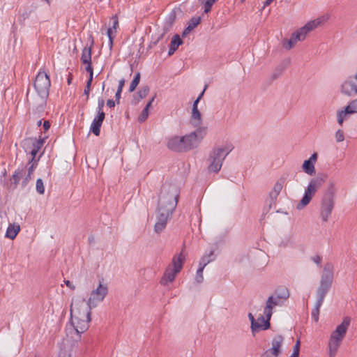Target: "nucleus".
Here are the masks:
<instances>
[{"label": "nucleus", "mask_w": 357, "mask_h": 357, "mask_svg": "<svg viewBox=\"0 0 357 357\" xmlns=\"http://www.w3.org/2000/svg\"><path fill=\"white\" fill-rule=\"evenodd\" d=\"M335 140L337 142H342L344 139V134L342 130L339 129L335 134Z\"/></svg>", "instance_id": "44"}, {"label": "nucleus", "mask_w": 357, "mask_h": 357, "mask_svg": "<svg viewBox=\"0 0 357 357\" xmlns=\"http://www.w3.org/2000/svg\"><path fill=\"white\" fill-rule=\"evenodd\" d=\"M206 87H207V86H205L204 91L200 93V95L197 97V98L194 101L193 105H192V109H195V108L198 109V103H199L200 99L202 98Z\"/></svg>", "instance_id": "53"}, {"label": "nucleus", "mask_w": 357, "mask_h": 357, "mask_svg": "<svg viewBox=\"0 0 357 357\" xmlns=\"http://www.w3.org/2000/svg\"><path fill=\"white\" fill-rule=\"evenodd\" d=\"M71 82H72V76L70 75L67 79V83L68 85H70L71 84Z\"/></svg>", "instance_id": "64"}, {"label": "nucleus", "mask_w": 357, "mask_h": 357, "mask_svg": "<svg viewBox=\"0 0 357 357\" xmlns=\"http://www.w3.org/2000/svg\"><path fill=\"white\" fill-rule=\"evenodd\" d=\"M50 85L49 75L45 71L40 70L36 77L33 86L36 93L43 100L48 97Z\"/></svg>", "instance_id": "9"}, {"label": "nucleus", "mask_w": 357, "mask_h": 357, "mask_svg": "<svg viewBox=\"0 0 357 357\" xmlns=\"http://www.w3.org/2000/svg\"><path fill=\"white\" fill-rule=\"evenodd\" d=\"M218 0H206L204 3V13H208L211 11L213 5Z\"/></svg>", "instance_id": "42"}, {"label": "nucleus", "mask_w": 357, "mask_h": 357, "mask_svg": "<svg viewBox=\"0 0 357 357\" xmlns=\"http://www.w3.org/2000/svg\"><path fill=\"white\" fill-rule=\"evenodd\" d=\"M20 230V225L17 224H10L7 228L6 236L11 240L14 239Z\"/></svg>", "instance_id": "26"}, {"label": "nucleus", "mask_w": 357, "mask_h": 357, "mask_svg": "<svg viewBox=\"0 0 357 357\" xmlns=\"http://www.w3.org/2000/svg\"><path fill=\"white\" fill-rule=\"evenodd\" d=\"M84 302L83 299L74 304L72 303L70 306V324L66 326V333L73 338H74L73 335H76L77 339H79L80 335L89 327L91 311L85 307Z\"/></svg>", "instance_id": "2"}, {"label": "nucleus", "mask_w": 357, "mask_h": 357, "mask_svg": "<svg viewBox=\"0 0 357 357\" xmlns=\"http://www.w3.org/2000/svg\"><path fill=\"white\" fill-rule=\"evenodd\" d=\"M340 91L343 95L349 97L357 96V70L342 82Z\"/></svg>", "instance_id": "11"}, {"label": "nucleus", "mask_w": 357, "mask_h": 357, "mask_svg": "<svg viewBox=\"0 0 357 357\" xmlns=\"http://www.w3.org/2000/svg\"><path fill=\"white\" fill-rule=\"evenodd\" d=\"M317 153H314L310 156V158L307 160H310V161H311V162L314 164L317 161Z\"/></svg>", "instance_id": "58"}, {"label": "nucleus", "mask_w": 357, "mask_h": 357, "mask_svg": "<svg viewBox=\"0 0 357 357\" xmlns=\"http://www.w3.org/2000/svg\"><path fill=\"white\" fill-rule=\"evenodd\" d=\"M294 43L290 40H286L283 42V47L286 50H290L294 46Z\"/></svg>", "instance_id": "50"}, {"label": "nucleus", "mask_w": 357, "mask_h": 357, "mask_svg": "<svg viewBox=\"0 0 357 357\" xmlns=\"http://www.w3.org/2000/svg\"><path fill=\"white\" fill-rule=\"evenodd\" d=\"M154 100V97H153L149 102L146 104V107L142 110V113L138 117V121L140 123H142L146 120L149 116V109L151 107L153 101Z\"/></svg>", "instance_id": "32"}, {"label": "nucleus", "mask_w": 357, "mask_h": 357, "mask_svg": "<svg viewBox=\"0 0 357 357\" xmlns=\"http://www.w3.org/2000/svg\"><path fill=\"white\" fill-rule=\"evenodd\" d=\"M208 264H209V261L206 260L205 258L199 261V268L197 271L195 276V280L197 281V283H201L203 282V271Z\"/></svg>", "instance_id": "23"}, {"label": "nucleus", "mask_w": 357, "mask_h": 357, "mask_svg": "<svg viewBox=\"0 0 357 357\" xmlns=\"http://www.w3.org/2000/svg\"><path fill=\"white\" fill-rule=\"evenodd\" d=\"M349 114L344 109L337 112V121L340 126H342L344 121L347 120Z\"/></svg>", "instance_id": "33"}, {"label": "nucleus", "mask_w": 357, "mask_h": 357, "mask_svg": "<svg viewBox=\"0 0 357 357\" xmlns=\"http://www.w3.org/2000/svg\"><path fill=\"white\" fill-rule=\"evenodd\" d=\"M266 319L263 316L259 317L257 319H255V323L258 325L257 331L260 329L266 330L270 328V319L271 317L265 315Z\"/></svg>", "instance_id": "21"}, {"label": "nucleus", "mask_w": 357, "mask_h": 357, "mask_svg": "<svg viewBox=\"0 0 357 357\" xmlns=\"http://www.w3.org/2000/svg\"><path fill=\"white\" fill-rule=\"evenodd\" d=\"M327 292L321 291L319 290H317V301L314 305V309L312 311V317L314 320L315 322L319 321V315L320 308L324 303L325 296H326Z\"/></svg>", "instance_id": "17"}, {"label": "nucleus", "mask_w": 357, "mask_h": 357, "mask_svg": "<svg viewBox=\"0 0 357 357\" xmlns=\"http://www.w3.org/2000/svg\"><path fill=\"white\" fill-rule=\"evenodd\" d=\"M64 283L70 289H72V290H75V286L71 282H70L69 280H64Z\"/></svg>", "instance_id": "55"}, {"label": "nucleus", "mask_w": 357, "mask_h": 357, "mask_svg": "<svg viewBox=\"0 0 357 357\" xmlns=\"http://www.w3.org/2000/svg\"><path fill=\"white\" fill-rule=\"evenodd\" d=\"M206 87H207V86H205L204 91L200 93V95L197 97V98L194 101L193 105H192V109H195V108L198 109V103H199L200 99L202 98Z\"/></svg>", "instance_id": "52"}, {"label": "nucleus", "mask_w": 357, "mask_h": 357, "mask_svg": "<svg viewBox=\"0 0 357 357\" xmlns=\"http://www.w3.org/2000/svg\"><path fill=\"white\" fill-rule=\"evenodd\" d=\"M108 294V287L103 282V279L99 281L98 286L91 291L90 296L86 301V308L91 311L102 302Z\"/></svg>", "instance_id": "8"}, {"label": "nucleus", "mask_w": 357, "mask_h": 357, "mask_svg": "<svg viewBox=\"0 0 357 357\" xmlns=\"http://www.w3.org/2000/svg\"><path fill=\"white\" fill-rule=\"evenodd\" d=\"M290 40L294 43V45H296L298 41L304 40L297 30L291 35Z\"/></svg>", "instance_id": "38"}, {"label": "nucleus", "mask_w": 357, "mask_h": 357, "mask_svg": "<svg viewBox=\"0 0 357 357\" xmlns=\"http://www.w3.org/2000/svg\"><path fill=\"white\" fill-rule=\"evenodd\" d=\"M326 178V176L324 175L323 176H317L311 179L307 188L305 189L303 198L297 205L298 209L303 208L310 203L317 190L319 189L325 182Z\"/></svg>", "instance_id": "7"}, {"label": "nucleus", "mask_w": 357, "mask_h": 357, "mask_svg": "<svg viewBox=\"0 0 357 357\" xmlns=\"http://www.w3.org/2000/svg\"><path fill=\"white\" fill-rule=\"evenodd\" d=\"M290 40L294 43V45H296L298 41L304 40L297 30L291 35Z\"/></svg>", "instance_id": "40"}, {"label": "nucleus", "mask_w": 357, "mask_h": 357, "mask_svg": "<svg viewBox=\"0 0 357 357\" xmlns=\"http://www.w3.org/2000/svg\"><path fill=\"white\" fill-rule=\"evenodd\" d=\"M43 127L45 132L47 131L50 128V123L48 121H45L43 123Z\"/></svg>", "instance_id": "57"}, {"label": "nucleus", "mask_w": 357, "mask_h": 357, "mask_svg": "<svg viewBox=\"0 0 357 357\" xmlns=\"http://www.w3.org/2000/svg\"><path fill=\"white\" fill-rule=\"evenodd\" d=\"M29 167L27 169V172L26 171V172L32 175L33 173V171L38 166V160L29 161Z\"/></svg>", "instance_id": "43"}, {"label": "nucleus", "mask_w": 357, "mask_h": 357, "mask_svg": "<svg viewBox=\"0 0 357 357\" xmlns=\"http://www.w3.org/2000/svg\"><path fill=\"white\" fill-rule=\"evenodd\" d=\"M44 143L45 138L41 137H40L38 139L36 138H29L24 140V144L26 146L25 148V151L27 153L29 152L31 155V158L29 161L36 160L35 158L39 150L43 146ZM37 160L38 161L39 158Z\"/></svg>", "instance_id": "13"}, {"label": "nucleus", "mask_w": 357, "mask_h": 357, "mask_svg": "<svg viewBox=\"0 0 357 357\" xmlns=\"http://www.w3.org/2000/svg\"><path fill=\"white\" fill-rule=\"evenodd\" d=\"M273 295L275 296L278 298H280L284 303L289 298L290 294L287 287H280L275 290Z\"/></svg>", "instance_id": "22"}, {"label": "nucleus", "mask_w": 357, "mask_h": 357, "mask_svg": "<svg viewBox=\"0 0 357 357\" xmlns=\"http://www.w3.org/2000/svg\"><path fill=\"white\" fill-rule=\"evenodd\" d=\"M326 20V18L324 16L321 17H318L314 20H311L306 23L303 26L298 29L297 31L300 33L301 38L303 40L305 39L307 34L311 31L314 30L321 24H323Z\"/></svg>", "instance_id": "14"}, {"label": "nucleus", "mask_w": 357, "mask_h": 357, "mask_svg": "<svg viewBox=\"0 0 357 357\" xmlns=\"http://www.w3.org/2000/svg\"><path fill=\"white\" fill-rule=\"evenodd\" d=\"M31 174H29L28 173L26 172V174L24 175L23 176V179H22V188H24L26 186V185L28 184V183L30 181V180L31 179Z\"/></svg>", "instance_id": "46"}, {"label": "nucleus", "mask_w": 357, "mask_h": 357, "mask_svg": "<svg viewBox=\"0 0 357 357\" xmlns=\"http://www.w3.org/2000/svg\"><path fill=\"white\" fill-rule=\"evenodd\" d=\"M178 197L179 193L174 186L162 187L158 200L157 221L154 227L156 233H160L166 227L167 220L176 207Z\"/></svg>", "instance_id": "1"}, {"label": "nucleus", "mask_w": 357, "mask_h": 357, "mask_svg": "<svg viewBox=\"0 0 357 357\" xmlns=\"http://www.w3.org/2000/svg\"><path fill=\"white\" fill-rule=\"evenodd\" d=\"M183 43L182 40L180 38L179 36L175 35L170 43V47L168 51V54L172 55L174 53V52L177 50L178 46L181 45Z\"/></svg>", "instance_id": "28"}, {"label": "nucleus", "mask_w": 357, "mask_h": 357, "mask_svg": "<svg viewBox=\"0 0 357 357\" xmlns=\"http://www.w3.org/2000/svg\"><path fill=\"white\" fill-rule=\"evenodd\" d=\"M294 351L300 352V341L297 340L295 345L294 346Z\"/></svg>", "instance_id": "60"}, {"label": "nucleus", "mask_w": 357, "mask_h": 357, "mask_svg": "<svg viewBox=\"0 0 357 357\" xmlns=\"http://www.w3.org/2000/svg\"><path fill=\"white\" fill-rule=\"evenodd\" d=\"M25 174L26 169L25 167H22L21 168L19 167L14 172L10 178V181L14 185V188H17L20 183V181L23 178Z\"/></svg>", "instance_id": "20"}, {"label": "nucleus", "mask_w": 357, "mask_h": 357, "mask_svg": "<svg viewBox=\"0 0 357 357\" xmlns=\"http://www.w3.org/2000/svg\"><path fill=\"white\" fill-rule=\"evenodd\" d=\"M283 183L284 181L282 180H280L275 183L273 191L270 192V196L272 199H275L277 198L278 195L280 194L282 189Z\"/></svg>", "instance_id": "31"}, {"label": "nucleus", "mask_w": 357, "mask_h": 357, "mask_svg": "<svg viewBox=\"0 0 357 357\" xmlns=\"http://www.w3.org/2000/svg\"><path fill=\"white\" fill-rule=\"evenodd\" d=\"M294 43L290 40H286L283 42V47L286 50H290L294 46Z\"/></svg>", "instance_id": "49"}, {"label": "nucleus", "mask_w": 357, "mask_h": 357, "mask_svg": "<svg viewBox=\"0 0 357 357\" xmlns=\"http://www.w3.org/2000/svg\"><path fill=\"white\" fill-rule=\"evenodd\" d=\"M185 257L182 253L174 256L172 263L167 267L160 283L163 286H167L172 282L176 275L183 268Z\"/></svg>", "instance_id": "6"}, {"label": "nucleus", "mask_w": 357, "mask_h": 357, "mask_svg": "<svg viewBox=\"0 0 357 357\" xmlns=\"http://www.w3.org/2000/svg\"><path fill=\"white\" fill-rule=\"evenodd\" d=\"M335 202L333 200L322 199L320 207V216L323 222H328L334 208Z\"/></svg>", "instance_id": "15"}, {"label": "nucleus", "mask_w": 357, "mask_h": 357, "mask_svg": "<svg viewBox=\"0 0 357 357\" xmlns=\"http://www.w3.org/2000/svg\"><path fill=\"white\" fill-rule=\"evenodd\" d=\"M36 189L38 193L43 195L45 192V186L41 178H38L36 184Z\"/></svg>", "instance_id": "36"}, {"label": "nucleus", "mask_w": 357, "mask_h": 357, "mask_svg": "<svg viewBox=\"0 0 357 357\" xmlns=\"http://www.w3.org/2000/svg\"><path fill=\"white\" fill-rule=\"evenodd\" d=\"M335 192H336L335 184L333 181H330L328 182V186L326 189V192H325L323 198L334 201Z\"/></svg>", "instance_id": "24"}, {"label": "nucleus", "mask_w": 357, "mask_h": 357, "mask_svg": "<svg viewBox=\"0 0 357 357\" xmlns=\"http://www.w3.org/2000/svg\"><path fill=\"white\" fill-rule=\"evenodd\" d=\"M290 40L294 43V45H296L298 41L304 40L297 30L291 35Z\"/></svg>", "instance_id": "39"}, {"label": "nucleus", "mask_w": 357, "mask_h": 357, "mask_svg": "<svg viewBox=\"0 0 357 357\" xmlns=\"http://www.w3.org/2000/svg\"><path fill=\"white\" fill-rule=\"evenodd\" d=\"M86 65L85 70L86 72L89 73V77L88 79V81H93V68L91 66V63H85Z\"/></svg>", "instance_id": "47"}, {"label": "nucleus", "mask_w": 357, "mask_h": 357, "mask_svg": "<svg viewBox=\"0 0 357 357\" xmlns=\"http://www.w3.org/2000/svg\"><path fill=\"white\" fill-rule=\"evenodd\" d=\"M284 302L275 296L271 295L266 301V306L264 310V315L271 317L273 314V308L275 306H282Z\"/></svg>", "instance_id": "16"}, {"label": "nucleus", "mask_w": 357, "mask_h": 357, "mask_svg": "<svg viewBox=\"0 0 357 357\" xmlns=\"http://www.w3.org/2000/svg\"><path fill=\"white\" fill-rule=\"evenodd\" d=\"M344 109L350 115L357 113V99L350 101L348 105L344 107Z\"/></svg>", "instance_id": "34"}, {"label": "nucleus", "mask_w": 357, "mask_h": 357, "mask_svg": "<svg viewBox=\"0 0 357 357\" xmlns=\"http://www.w3.org/2000/svg\"><path fill=\"white\" fill-rule=\"evenodd\" d=\"M206 134V128H198L184 136H173L168 139L167 146L169 149L176 152H186L197 148Z\"/></svg>", "instance_id": "3"}, {"label": "nucleus", "mask_w": 357, "mask_h": 357, "mask_svg": "<svg viewBox=\"0 0 357 357\" xmlns=\"http://www.w3.org/2000/svg\"><path fill=\"white\" fill-rule=\"evenodd\" d=\"M284 337L281 335H275L271 340V347L265 351L260 357H278L282 353Z\"/></svg>", "instance_id": "12"}, {"label": "nucleus", "mask_w": 357, "mask_h": 357, "mask_svg": "<svg viewBox=\"0 0 357 357\" xmlns=\"http://www.w3.org/2000/svg\"><path fill=\"white\" fill-rule=\"evenodd\" d=\"M311 260L315 263L317 265H318L319 266H321V260H322V257L318 255H314V256H312L311 257Z\"/></svg>", "instance_id": "54"}, {"label": "nucleus", "mask_w": 357, "mask_h": 357, "mask_svg": "<svg viewBox=\"0 0 357 357\" xmlns=\"http://www.w3.org/2000/svg\"><path fill=\"white\" fill-rule=\"evenodd\" d=\"M124 84H125L124 79H121V80H119L117 90L122 91Z\"/></svg>", "instance_id": "56"}, {"label": "nucleus", "mask_w": 357, "mask_h": 357, "mask_svg": "<svg viewBox=\"0 0 357 357\" xmlns=\"http://www.w3.org/2000/svg\"><path fill=\"white\" fill-rule=\"evenodd\" d=\"M139 80H140V73H137L135 75L133 80L131 82V83L130 84V88H129L130 92H132L135 90L136 87L137 86V85L139 83Z\"/></svg>", "instance_id": "35"}, {"label": "nucleus", "mask_w": 357, "mask_h": 357, "mask_svg": "<svg viewBox=\"0 0 357 357\" xmlns=\"http://www.w3.org/2000/svg\"><path fill=\"white\" fill-rule=\"evenodd\" d=\"M201 22V17H193L188 22V26L184 30L183 36L188 34Z\"/></svg>", "instance_id": "27"}, {"label": "nucleus", "mask_w": 357, "mask_h": 357, "mask_svg": "<svg viewBox=\"0 0 357 357\" xmlns=\"http://www.w3.org/2000/svg\"><path fill=\"white\" fill-rule=\"evenodd\" d=\"M248 318L251 322V330L253 333L257 331L258 325L255 323V319L252 313L248 314Z\"/></svg>", "instance_id": "41"}, {"label": "nucleus", "mask_w": 357, "mask_h": 357, "mask_svg": "<svg viewBox=\"0 0 357 357\" xmlns=\"http://www.w3.org/2000/svg\"><path fill=\"white\" fill-rule=\"evenodd\" d=\"M105 112L97 113V115L94 117L91 127L90 130L96 135L99 136L100 133V128L102 122L105 119Z\"/></svg>", "instance_id": "19"}, {"label": "nucleus", "mask_w": 357, "mask_h": 357, "mask_svg": "<svg viewBox=\"0 0 357 357\" xmlns=\"http://www.w3.org/2000/svg\"><path fill=\"white\" fill-rule=\"evenodd\" d=\"M333 280V265L328 262L324 267L321 276L319 287L317 290L327 292L329 291Z\"/></svg>", "instance_id": "10"}, {"label": "nucleus", "mask_w": 357, "mask_h": 357, "mask_svg": "<svg viewBox=\"0 0 357 357\" xmlns=\"http://www.w3.org/2000/svg\"><path fill=\"white\" fill-rule=\"evenodd\" d=\"M119 26V20L116 15H114L111 18L109 27L107 29V35L109 38V46L112 50L113 45V40L116 37V29Z\"/></svg>", "instance_id": "18"}, {"label": "nucleus", "mask_w": 357, "mask_h": 357, "mask_svg": "<svg viewBox=\"0 0 357 357\" xmlns=\"http://www.w3.org/2000/svg\"><path fill=\"white\" fill-rule=\"evenodd\" d=\"M122 91H116V94H115V98H116V101L119 102V99L121 98V93Z\"/></svg>", "instance_id": "61"}, {"label": "nucleus", "mask_w": 357, "mask_h": 357, "mask_svg": "<svg viewBox=\"0 0 357 357\" xmlns=\"http://www.w3.org/2000/svg\"><path fill=\"white\" fill-rule=\"evenodd\" d=\"M233 149L234 146L231 144H227L223 146L213 149L208 158V171L218 173L222 168L223 161Z\"/></svg>", "instance_id": "5"}, {"label": "nucleus", "mask_w": 357, "mask_h": 357, "mask_svg": "<svg viewBox=\"0 0 357 357\" xmlns=\"http://www.w3.org/2000/svg\"><path fill=\"white\" fill-rule=\"evenodd\" d=\"M91 83H92V81H87L86 85L84 91V94L86 96V100L89 99Z\"/></svg>", "instance_id": "51"}, {"label": "nucleus", "mask_w": 357, "mask_h": 357, "mask_svg": "<svg viewBox=\"0 0 357 357\" xmlns=\"http://www.w3.org/2000/svg\"><path fill=\"white\" fill-rule=\"evenodd\" d=\"M350 324L351 318L349 317H344L341 324H338L335 330L331 333L328 343V357H335Z\"/></svg>", "instance_id": "4"}, {"label": "nucleus", "mask_w": 357, "mask_h": 357, "mask_svg": "<svg viewBox=\"0 0 357 357\" xmlns=\"http://www.w3.org/2000/svg\"><path fill=\"white\" fill-rule=\"evenodd\" d=\"M273 1V0H266V1L264 2V6H263V8H265V7H266V6H269V5L272 3V1Z\"/></svg>", "instance_id": "62"}, {"label": "nucleus", "mask_w": 357, "mask_h": 357, "mask_svg": "<svg viewBox=\"0 0 357 357\" xmlns=\"http://www.w3.org/2000/svg\"><path fill=\"white\" fill-rule=\"evenodd\" d=\"M302 167L303 170L308 175L312 176L315 174L314 164L310 160H305Z\"/></svg>", "instance_id": "30"}, {"label": "nucleus", "mask_w": 357, "mask_h": 357, "mask_svg": "<svg viewBox=\"0 0 357 357\" xmlns=\"http://www.w3.org/2000/svg\"><path fill=\"white\" fill-rule=\"evenodd\" d=\"M105 106V100L102 98H98L97 113L104 112L103 107Z\"/></svg>", "instance_id": "48"}, {"label": "nucleus", "mask_w": 357, "mask_h": 357, "mask_svg": "<svg viewBox=\"0 0 357 357\" xmlns=\"http://www.w3.org/2000/svg\"><path fill=\"white\" fill-rule=\"evenodd\" d=\"M190 122L192 125H193V126L195 127H199L202 124V114L198 109L195 108L192 109Z\"/></svg>", "instance_id": "25"}, {"label": "nucleus", "mask_w": 357, "mask_h": 357, "mask_svg": "<svg viewBox=\"0 0 357 357\" xmlns=\"http://www.w3.org/2000/svg\"><path fill=\"white\" fill-rule=\"evenodd\" d=\"M83 64L91 63V47L86 46L83 48L81 56Z\"/></svg>", "instance_id": "29"}, {"label": "nucleus", "mask_w": 357, "mask_h": 357, "mask_svg": "<svg viewBox=\"0 0 357 357\" xmlns=\"http://www.w3.org/2000/svg\"><path fill=\"white\" fill-rule=\"evenodd\" d=\"M107 105L109 107L112 108L115 106V101L112 99H109L107 101Z\"/></svg>", "instance_id": "59"}, {"label": "nucleus", "mask_w": 357, "mask_h": 357, "mask_svg": "<svg viewBox=\"0 0 357 357\" xmlns=\"http://www.w3.org/2000/svg\"><path fill=\"white\" fill-rule=\"evenodd\" d=\"M149 92V87L146 86L142 87L138 92V96L139 97V99L144 98Z\"/></svg>", "instance_id": "45"}, {"label": "nucleus", "mask_w": 357, "mask_h": 357, "mask_svg": "<svg viewBox=\"0 0 357 357\" xmlns=\"http://www.w3.org/2000/svg\"><path fill=\"white\" fill-rule=\"evenodd\" d=\"M204 258H205L206 260H208L209 263L214 261L215 259L214 250H211L208 252H206L200 260H202Z\"/></svg>", "instance_id": "37"}, {"label": "nucleus", "mask_w": 357, "mask_h": 357, "mask_svg": "<svg viewBox=\"0 0 357 357\" xmlns=\"http://www.w3.org/2000/svg\"><path fill=\"white\" fill-rule=\"evenodd\" d=\"M299 356V352L296 351H293V353L289 357H298Z\"/></svg>", "instance_id": "63"}]
</instances>
